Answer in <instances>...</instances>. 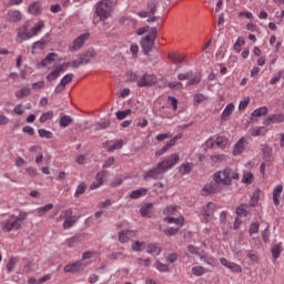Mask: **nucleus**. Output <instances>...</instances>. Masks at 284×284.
<instances>
[{
	"instance_id": "c03bdc74",
	"label": "nucleus",
	"mask_w": 284,
	"mask_h": 284,
	"mask_svg": "<svg viewBox=\"0 0 284 284\" xmlns=\"http://www.w3.org/2000/svg\"><path fill=\"white\" fill-rule=\"evenodd\" d=\"M192 168H194V164L183 163L180 168V172H182V174H190V172H192Z\"/></svg>"
},
{
	"instance_id": "f3484780",
	"label": "nucleus",
	"mask_w": 284,
	"mask_h": 284,
	"mask_svg": "<svg viewBox=\"0 0 284 284\" xmlns=\"http://www.w3.org/2000/svg\"><path fill=\"white\" fill-rule=\"evenodd\" d=\"M267 132H270V130L265 125L250 129L251 136H265Z\"/></svg>"
},
{
	"instance_id": "e2e57ef3",
	"label": "nucleus",
	"mask_w": 284,
	"mask_h": 284,
	"mask_svg": "<svg viewBox=\"0 0 284 284\" xmlns=\"http://www.w3.org/2000/svg\"><path fill=\"white\" fill-rule=\"evenodd\" d=\"M148 10L149 14H154V12H156V2H154V0L148 2Z\"/></svg>"
},
{
	"instance_id": "cd10ccee",
	"label": "nucleus",
	"mask_w": 284,
	"mask_h": 284,
	"mask_svg": "<svg viewBox=\"0 0 284 284\" xmlns=\"http://www.w3.org/2000/svg\"><path fill=\"white\" fill-rule=\"evenodd\" d=\"M54 61H57V53H49L45 59L41 61V65H43V68H49Z\"/></svg>"
},
{
	"instance_id": "0eeeda50",
	"label": "nucleus",
	"mask_w": 284,
	"mask_h": 284,
	"mask_svg": "<svg viewBox=\"0 0 284 284\" xmlns=\"http://www.w3.org/2000/svg\"><path fill=\"white\" fill-rule=\"evenodd\" d=\"M62 219H64V222H63L64 230H70V227H72V225H74L75 223L74 216H72V210L62 211L58 217V221H61Z\"/></svg>"
},
{
	"instance_id": "7c9ffc66",
	"label": "nucleus",
	"mask_w": 284,
	"mask_h": 284,
	"mask_svg": "<svg viewBox=\"0 0 284 284\" xmlns=\"http://www.w3.org/2000/svg\"><path fill=\"white\" fill-rule=\"evenodd\" d=\"M267 112H270L267 106H261L253 111L252 116L254 118L266 116Z\"/></svg>"
},
{
	"instance_id": "c9c22d12",
	"label": "nucleus",
	"mask_w": 284,
	"mask_h": 284,
	"mask_svg": "<svg viewBox=\"0 0 284 284\" xmlns=\"http://www.w3.org/2000/svg\"><path fill=\"white\" fill-rule=\"evenodd\" d=\"M263 159L266 161H272V148L265 145L262 149Z\"/></svg>"
},
{
	"instance_id": "2eb2a0df",
	"label": "nucleus",
	"mask_w": 284,
	"mask_h": 284,
	"mask_svg": "<svg viewBox=\"0 0 284 284\" xmlns=\"http://www.w3.org/2000/svg\"><path fill=\"white\" fill-rule=\"evenodd\" d=\"M74 79V74L72 73H69V74H65L60 83L55 87L54 89V93L55 94H61V92H63V90H65V85H68V83H71V81Z\"/></svg>"
},
{
	"instance_id": "aec40b11",
	"label": "nucleus",
	"mask_w": 284,
	"mask_h": 284,
	"mask_svg": "<svg viewBox=\"0 0 284 284\" xmlns=\"http://www.w3.org/2000/svg\"><path fill=\"white\" fill-rule=\"evenodd\" d=\"M281 194H283V184H278L273 190V203L274 205H280Z\"/></svg>"
},
{
	"instance_id": "58836bf2",
	"label": "nucleus",
	"mask_w": 284,
	"mask_h": 284,
	"mask_svg": "<svg viewBox=\"0 0 284 284\" xmlns=\"http://www.w3.org/2000/svg\"><path fill=\"white\" fill-rule=\"evenodd\" d=\"M141 216H150L152 214V204L143 205L140 209Z\"/></svg>"
},
{
	"instance_id": "a878e982",
	"label": "nucleus",
	"mask_w": 284,
	"mask_h": 284,
	"mask_svg": "<svg viewBox=\"0 0 284 284\" xmlns=\"http://www.w3.org/2000/svg\"><path fill=\"white\" fill-rule=\"evenodd\" d=\"M282 252H283V244L282 243L273 245V247L271 250L273 261H276V258H278L281 256Z\"/></svg>"
},
{
	"instance_id": "f03ea898",
	"label": "nucleus",
	"mask_w": 284,
	"mask_h": 284,
	"mask_svg": "<svg viewBox=\"0 0 284 284\" xmlns=\"http://www.w3.org/2000/svg\"><path fill=\"white\" fill-rule=\"evenodd\" d=\"M213 181L220 183V185H232L233 181H239V172L236 170L226 168L222 171H217L213 174Z\"/></svg>"
},
{
	"instance_id": "1a4fd4ad",
	"label": "nucleus",
	"mask_w": 284,
	"mask_h": 284,
	"mask_svg": "<svg viewBox=\"0 0 284 284\" xmlns=\"http://www.w3.org/2000/svg\"><path fill=\"white\" fill-rule=\"evenodd\" d=\"M180 156L176 153H173L169 155L166 159H164L162 162H160V165L164 169V172H168V170H172L176 163L180 161Z\"/></svg>"
},
{
	"instance_id": "774afa93",
	"label": "nucleus",
	"mask_w": 284,
	"mask_h": 284,
	"mask_svg": "<svg viewBox=\"0 0 284 284\" xmlns=\"http://www.w3.org/2000/svg\"><path fill=\"white\" fill-rule=\"evenodd\" d=\"M258 227H260V225L256 222L251 224L250 230H248L251 236H252V234H257L258 233Z\"/></svg>"
},
{
	"instance_id": "6e6552de",
	"label": "nucleus",
	"mask_w": 284,
	"mask_h": 284,
	"mask_svg": "<svg viewBox=\"0 0 284 284\" xmlns=\"http://www.w3.org/2000/svg\"><path fill=\"white\" fill-rule=\"evenodd\" d=\"M90 39V33H83L75 38L72 44L69 47L70 52H77V50H81L83 45H85V41Z\"/></svg>"
},
{
	"instance_id": "a18cd8bd",
	"label": "nucleus",
	"mask_w": 284,
	"mask_h": 284,
	"mask_svg": "<svg viewBox=\"0 0 284 284\" xmlns=\"http://www.w3.org/2000/svg\"><path fill=\"white\" fill-rule=\"evenodd\" d=\"M121 148H123V140H116L108 148V152H114V150H121Z\"/></svg>"
},
{
	"instance_id": "72a5a7b5",
	"label": "nucleus",
	"mask_w": 284,
	"mask_h": 284,
	"mask_svg": "<svg viewBox=\"0 0 284 284\" xmlns=\"http://www.w3.org/2000/svg\"><path fill=\"white\" fill-rule=\"evenodd\" d=\"M8 18H9V21H13V22L21 21V12L17 10L9 11Z\"/></svg>"
},
{
	"instance_id": "69168bd1",
	"label": "nucleus",
	"mask_w": 284,
	"mask_h": 284,
	"mask_svg": "<svg viewBox=\"0 0 284 284\" xmlns=\"http://www.w3.org/2000/svg\"><path fill=\"white\" fill-rule=\"evenodd\" d=\"M13 112L18 114V116H21L26 112V109L23 108V104H18L14 106Z\"/></svg>"
},
{
	"instance_id": "49530a36",
	"label": "nucleus",
	"mask_w": 284,
	"mask_h": 284,
	"mask_svg": "<svg viewBox=\"0 0 284 284\" xmlns=\"http://www.w3.org/2000/svg\"><path fill=\"white\" fill-rule=\"evenodd\" d=\"M52 116H54V112L53 111H48L41 114L39 121L40 123H45V121H50V119H52Z\"/></svg>"
},
{
	"instance_id": "6e6d98bb",
	"label": "nucleus",
	"mask_w": 284,
	"mask_h": 284,
	"mask_svg": "<svg viewBox=\"0 0 284 284\" xmlns=\"http://www.w3.org/2000/svg\"><path fill=\"white\" fill-rule=\"evenodd\" d=\"M225 159H227V156H225V154H213V155H211V161L213 163H221L222 161H225Z\"/></svg>"
},
{
	"instance_id": "680f3d73",
	"label": "nucleus",
	"mask_w": 284,
	"mask_h": 284,
	"mask_svg": "<svg viewBox=\"0 0 284 284\" xmlns=\"http://www.w3.org/2000/svg\"><path fill=\"white\" fill-rule=\"evenodd\" d=\"M32 90H43L45 88V81L41 80L31 84Z\"/></svg>"
},
{
	"instance_id": "603ef678",
	"label": "nucleus",
	"mask_w": 284,
	"mask_h": 284,
	"mask_svg": "<svg viewBox=\"0 0 284 284\" xmlns=\"http://www.w3.org/2000/svg\"><path fill=\"white\" fill-rule=\"evenodd\" d=\"M154 267L159 271V272H170V266H168V264H163L160 261H158L154 264Z\"/></svg>"
},
{
	"instance_id": "09e8293b",
	"label": "nucleus",
	"mask_w": 284,
	"mask_h": 284,
	"mask_svg": "<svg viewBox=\"0 0 284 284\" xmlns=\"http://www.w3.org/2000/svg\"><path fill=\"white\" fill-rule=\"evenodd\" d=\"M148 254H161V247H158L156 244H149L148 246Z\"/></svg>"
},
{
	"instance_id": "393cba45",
	"label": "nucleus",
	"mask_w": 284,
	"mask_h": 284,
	"mask_svg": "<svg viewBox=\"0 0 284 284\" xmlns=\"http://www.w3.org/2000/svg\"><path fill=\"white\" fill-rule=\"evenodd\" d=\"M232 112H234V103H229L221 114L222 121H227L232 116Z\"/></svg>"
},
{
	"instance_id": "f8f14e48",
	"label": "nucleus",
	"mask_w": 284,
	"mask_h": 284,
	"mask_svg": "<svg viewBox=\"0 0 284 284\" xmlns=\"http://www.w3.org/2000/svg\"><path fill=\"white\" fill-rule=\"evenodd\" d=\"M87 265H90V262L77 261L72 264L65 265L64 272H69V273L83 272Z\"/></svg>"
},
{
	"instance_id": "9b49d317",
	"label": "nucleus",
	"mask_w": 284,
	"mask_h": 284,
	"mask_svg": "<svg viewBox=\"0 0 284 284\" xmlns=\"http://www.w3.org/2000/svg\"><path fill=\"white\" fill-rule=\"evenodd\" d=\"M278 123H284V114L283 113L270 114L263 120V125H265L267 128H268V125H274V124H278Z\"/></svg>"
},
{
	"instance_id": "79ce46f5",
	"label": "nucleus",
	"mask_w": 284,
	"mask_h": 284,
	"mask_svg": "<svg viewBox=\"0 0 284 284\" xmlns=\"http://www.w3.org/2000/svg\"><path fill=\"white\" fill-rule=\"evenodd\" d=\"M133 252H143L145 250V243L135 241L132 243Z\"/></svg>"
},
{
	"instance_id": "c85d7f7f",
	"label": "nucleus",
	"mask_w": 284,
	"mask_h": 284,
	"mask_svg": "<svg viewBox=\"0 0 284 284\" xmlns=\"http://www.w3.org/2000/svg\"><path fill=\"white\" fill-rule=\"evenodd\" d=\"M166 223H174L175 225H179L180 227H183V224L185 223V219L183 216L180 217H170L166 216L163 219Z\"/></svg>"
},
{
	"instance_id": "a211bd4d",
	"label": "nucleus",
	"mask_w": 284,
	"mask_h": 284,
	"mask_svg": "<svg viewBox=\"0 0 284 284\" xmlns=\"http://www.w3.org/2000/svg\"><path fill=\"white\" fill-rule=\"evenodd\" d=\"M94 57H97V52L94 51V49H90L85 53H82L80 55V59H82L84 65H88V63H91V61H93Z\"/></svg>"
},
{
	"instance_id": "ea45409f",
	"label": "nucleus",
	"mask_w": 284,
	"mask_h": 284,
	"mask_svg": "<svg viewBox=\"0 0 284 284\" xmlns=\"http://www.w3.org/2000/svg\"><path fill=\"white\" fill-rule=\"evenodd\" d=\"M242 45H245V40L242 37H240V38H237L236 42L234 43V47H233L234 52H236L239 54V52H241V50H242V48H241Z\"/></svg>"
},
{
	"instance_id": "20e7f679",
	"label": "nucleus",
	"mask_w": 284,
	"mask_h": 284,
	"mask_svg": "<svg viewBox=\"0 0 284 284\" xmlns=\"http://www.w3.org/2000/svg\"><path fill=\"white\" fill-rule=\"evenodd\" d=\"M95 14L100 21H105L112 14V2L110 0H101L97 3Z\"/></svg>"
},
{
	"instance_id": "423d86ee",
	"label": "nucleus",
	"mask_w": 284,
	"mask_h": 284,
	"mask_svg": "<svg viewBox=\"0 0 284 284\" xmlns=\"http://www.w3.org/2000/svg\"><path fill=\"white\" fill-rule=\"evenodd\" d=\"M163 174H165V170L163 169V164L158 163L156 168L151 169L149 171H146L143 175L144 181H150V179H161V176H163Z\"/></svg>"
},
{
	"instance_id": "9d476101",
	"label": "nucleus",
	"mask_w": 284,
	"mask_h": 284,
	"mask_svg": "<svg viewBox=\"0 0 284 284\" xmlns=\"http://www.w3.org/2000/svg\"><path fill=\"white\" fill-rule=\"evenodd\" d=\"M43 28H45V23H43V21L40 20L31 29V32L19 33L18 36L24 40L32 39V37H37V34H39V32H41V30H43Z\"/></svg>"
},
{
	"instance_id": "0e129e2a",
	"label": "nucleus",
	"mask_w": 284,
	"mask_h": 284,
	"mask_svg": "<svg viewBox=\"0 0 284 284\" xmlns=\"http://www.w3.org/2000/svg\"><path fill=\"white\" fill-rule=\"evenodd\" d=\"M229 270H232V272H243V268H241V265L234 263V262H230Z\"/></svg>"
},
{
	"instance_id": "bf43d9fd",
	"label": "nucleus",
	"mask_w": 284,
	"mask_h": 284,
	"mask_svg": "<svg viewBox=\"0 0 284 284\" xmlns=\"http://www.w3.org/2000/svg\"><path fill=\"white\" fill-rule=\"evenodd\" d=\"M85 193V183H80L75 190L74 196L77 199H79V196H81V194Z\"/></svg>"
},
{
	"instance_id": "37998d69",
	"label": "nucleus",
	"mask_w": 284,
	"mask_h": 284,
	"mask_svg": "<svg viewBox=\"0 0 284 284\" xmlns=\"http://www.w3.org/2000/svg\"><path fill=\"white\" fill-rule=\"evenodd\" d=\"M212 212L207 211L206 209H203L201 211V215L203 216V223H210L212 221Z\"/></svg>"
},
{
	"instance_id": "7ed1b4c3",
	"label": "nucleus",
	"mask_w": 284,
	"mask_h": 284,
	"mask_svg": "<svg viewBox=\"0 0 284 284\" xmlns=\"http://www.w3.org/2000/svg\"><path fill=\"white\" fill-rule=\"evenodd\" d=\"M28 213L20 212V214L11 215L10 219L4 220L0 223L2 232H17V230H21V223L26 221Z\"/></svg>"
},
{
	"instance_id": "4d7b16f0",
	"label": "nucleus",
	"mask_w": 284,
	"mask_h": 284,
	"mask_svg": "<svg viewBox=\"0 0 284 284\" xmlns=\"http://www.w3.org/2000/svg\"><path fill=\"white\" fill-rule=\"evenodd\" d=\"M38 134L39 136H41V139H52V132L45 129H39Z\"/></svg>"
},
{
	"instance_id": "f704fd0d",
	"label": "nucleus",
	"mask_w": 284,
	"mask_h": 284,
	"mask_svg": "<svg viewBox=\"0 0 284 284\" xmlns=\"http://www.w3.org/2000/svg\"><path fill=\"white\" fill-rule=\"evenodd\" d=\"M30 14L37 16L41 12V4L39 2H33L29 7Z\"/></svg>"
},
{
	"instance_id": "4468645a",
	"label": "nucleus",
	"mask_w": 284,
	"mask_h": 284,
	"mask_svg": "<svg viewBox=\"0 0 284 284\" xmlns=\"http://www.w3.org/2000/svg\"><path fill=\"white\" fill-rule=\"evenodd\" d=\"M221 183L214 182L210 184H205L204 187L202 189V194L203 196H207V194H219L223 187H221Z\"/></svg>"
},
{
	"instance_id": "a19ab883",
	"label": "nucleus",
	"mask_w": 284,
	"mask_h": 284,
	"mask_svg": "<svg viewBox=\"0 0 284 284\" xmlns=\"http://www.w3.org/2000/svg\"><path fill=\"white\" fill-rule=\"evenodd\" d=\"M130 114H132V110H130V109H128V110H125V111H118V112L115 113L116 119H118L119 121H123V119H126L128 116H130Z\"/></svg>"
},
{
	"instance_id": "5701e85b",
	"label": "nucleus",
	"mask_w": 284,
	"mask_h": 284,
	"mask_svg": "<svg viewBox=\"0 0 284 284\" xmlns=\"http://www.w3.org/2000/svg\"><path fill=\"white\" fill-rule=\"evenodd\" d=\"M169 59L173 63L179 64V63H183V61H185V59H187V55L185 53H170Z\"/></svg>"
},
{
	"instance_id": "f257e3e1",
	"label": "nucleus",
	"mask_w": 284,
	"mask_h": 284,
	"mask_svg": "<svg viewBox=\"0 0 284 284\" xmlns=\"http://www.w3.org/2000/svg\"><path fill=\"white\" fill-rule=\"evenodd\" d=\"M128 79L130 83H136L138 88H152L159 83V78L152 73L139 75V73L129 72Z\"/></svg>"
},
{
	"instance_id": "13d9d810",
	"label": "nucleus",
	"mask_w": 284,
	"mask_h": 284,
	"mask_svg": "<svg viewBox=\"0 0 284 284\" xmlns=\"http://www.w3.org/2000/svg\"><path fill=\"white\" fill-rule=\"evenodd\" d=\"M199 83H201V73H196L194 78L186 82V85H196Z\"/></svg>"
},
{
	"instance_id": "b1692460",
	"label": "nucleus",
	"mask_w": 284,
	"mask_h": 284,
	"mask_svg": "<svg viewBox=\"0 0 284 284\" xmlns=\"http://www.w3.org/2000/svg\"><path fill=\"white\" fill-rule=\"evenodd\" d=\"M61 72H63V65L57 67L47 75V81H57L61 77Z\"/></svg>"
},
{
	"instance_id": "4c0bfd02",
	"label": "nucleus",
	"mask_w": 284,
	"mask_h": 284,
	"mask_svg": "<svg viewBox=\"0 0 284 284\" xmlns=\"http://www.w3.org/2000/svg\"><path fill=\"white\" fill-rule=\"evenodd\" d=\"M191 272L194 274V276H203L207 270L203 266H193Z\"/></svg>"
},
{
	"instance_id": "338daca9",
	"label": "nucleus",
	"mask_w": 284,
	"mask_h": 284,
	"mask_svg": "<svg viewBox=\"0 0 284 284\" xmlns=\"http://www.w3.org/2000/svg\"><path fill=\"white\" fill-rule=\"evenodd\" d=\"M247 105H250V98H244L240 104H239V110H245V108H247Z\"/></svg>"
},
{
	"instance_id": "c756f323",
	"label": "nucleus",
	"mask_w": 284,
	"mask_h": 284,
	"mask_svg": "<svg viewBox=\"0 0 284 284\" xmlns=\"http://www.w3.org/2000/svg\"><path fill=\"white\" fill-rule=\"evenodd\" d=\"M145 194H148V189L141 187V189H138V190L131 192L130 197L134 199V200L135 199H141V196H145Z\"/></svg>"
},
{
	"instance_id": "5fc2aeb1",
	"label": "nucleus",
	"mask_w": 284,
	"mask_h": 284,
	"mask_svg": "<svg viewBox=\"0 0 284 284\" xmlns=\"http://www.w3.org/2000/svg\"><path fill=\"white\" fill-rule=\"evenodd\" d=\"M17 263H19V258L18 257H11L7 264V271L8 272H12V270H14V265H17Z\"/></svg>"
},
{
	"instance_id": "2f4dec72",
	"label": "nucleus",
	"mask_w": 284,
	"mask_h": 284,
	"mask_svg": "<svg viewBox=\"0 0 284 284\" xmlns=\"http://www.w3.org/2000/svg\"><path fill=\"white\" fill-rule=\"evenodd\" d=\"M52 207H54V204H47L44 206L38 207L37 209L38 216H45V214H48V212H50V210H52Z\"/></svg>"
},
{
	"instance_id": "39448f33",
	"label": "nucleus",
	"mask_w": 284,
	"mask_h": 284,
	"mask_svg": "<svg viewBox=\"0 0 284 284\" xmlns=\"http://www.w3.org/2000/svg\"><path fill=\"white\" fill-rule=\"evenodd\" d=\"M156 34H158L156 27H153L151 28L150 32L142 39L141 45L145 54H148V52H150V50L154 48V41H156Z\"/></svg>"
},
{
	"instance_id": "412c9836",
	"label": "nucleus",
	"mask_w": 284,
	"mask_h": 284,
	"mask_svg": "<svg viewBox=\"0 0 284 284\" xmlns=\"http://www.w3.org/2000/svg\"><path fill=\"white\" fill-rule=\"evenodd\" d=\"M103 179H105V171L99 172L97 174L95 181L90 185V190H97L103 185Z\"/></svg>"
},
{
	"instance_id": "473e14b6",
	"label": "nucleus",
	"mask_w": 284,
	"mask_h": 284,
	"mask_svg": "<svg viewBox=\"0 0 284 284\" xmlns=\"http://www.w3.org/2000/svg\"><path fill=\"white\" fill-rule=\"evenodd\" d=\"M30 88L24 87L18 91H16L17 99H26V97H30Z\"/></svg>"
},
{
	"instance_id": "3c124183",
	"label": "nucleus",
	"mask_w": 284,
	"mask_h": 284,
	"mask_svg": "<svg viewBox=\"0 0 284 284\" xmlns=\"http://www.w3.org/2000/svg\"><path fill=\"white\" fill-rule=\"evenodd\" d=\"M180 139H183L182 134L175 135L173 139L166 142V148L170 150V148H174L176 145V142L180 141Z\"/></svg>"
},
{
	"instance_id": "864d4df0",
	"label": "nucleus",
	"mask_w": 284,
	"mask_h": 284,
	"mask_svg": "<svg viewBox=\"0 0 284 284\" xmlns=\"http://www.w3.org/2000/svg\"><path fill=\"white\" fill-rule=\"evenodd\" d=\"M243 183H245L246 185L252 184V182L254 181V174L247 172L244 173L243 178H242Z\"/></svg>"
},
{
	"instance_id": "bb28decb",
	"label": "nucleus",
	"mask_w": 284,
	"mask_h": 284,
	"mask_svg": "<svg viewBox=\"0 0 284 284\" xmlns=\"http://www.w3.org/2000/svg\"><path fill=\"white\" fill-rule=\"evenodd\" d=\"M246 258H250V261L255 264L261 263V255L254 250H250L246 252Z\"/></svg>"
},
{
	"instance_id": "4be33fe9",
	"label": "nucleus",
	"mask_w": 284,
	"mask_h": 284,
	"mask_svg": "<svg viewBox=\"0 0 284 284\" xmlns=\"http://www.w3.org/2000/svg\"><path fill=\"white\" fill-rule=\"evenodd\" d=\"M215 145L221 150H227L230 148V140L227 138L220 135L215 139Z\"/></svg>"
},
{
	"instance_id": "052dcab7",
	"label": "nucleus",
	"mask_w": 284,
	"mask_h": 284,
	"mask_svg": "<svg viewBox=\"0 0 284 284\" xmlns=\"http://www.w3.org/2000/svg\"><path fill=\"white\" fill-rule=\"evenodd\" d=\"M180 227H168L164 230V234L166 236H174L175 234H178Z\"/></svg>"
},
{
	"instance_id": "de8ad7c7",
	"label": "nucleus",
	"mask_w": 284,
	"mask_h": 284,
	"mask_svg": "<svg viewBox=\"0 0 284 284\" xmlns=\"http://www.w3.org/2000/svg\"><path fill=\"white\" fill-rule=\"evenodd\" d=\"M207 97H205L203 93H196L193 98L194 105H199L203 103V101H206Z\"/></svg>"
},
{
	"instance_id": "6ab92c4d",
	"label": "nucleus",
	"mask_w": 284,
	"mask_h": 284,
	"mask_svg": "<svg viewBox=\"0 0 284 284\" xmlns=\"http://www.w3.org/2000/svg\"><path fill=\"white\" fill-rule=\"evenodd\" d=\"M237 216H250L252 214V206L250 204H241L236 207Z\"/></svg>"
},
{
	"instance_id": "e433bc0d",
	"label": "nucleus",
	"mask_w": 284,
	"mask_h": 284,
	"mask_svg": "<svg viewBox=\"0 0 284 284\" xmlns=\"http://www.w3.org/2000/svg\"><path fill=\"white\" fill-rule=\"evenodd\" d=\"M72 123V116L64 115L60 118V128H68V125H71Z\"/></svg>"
},
{
	"instance_id": "8fccbe9b",
	"label": "nucleus",
	"mask_w": 284,
	"mask_h": 284,
	"mask_svg": "<svg viewBox=\"0 0 284 284\" xmlns=\"http://www.w3.org/2000/svg\"><path fill=\"white\" fill-rule=\"evenodd\" d=\"M178 211H179V206L170 205V206H166L163 212L168 216H172L176 214Z\"/></svg>"
},
{
	"instance_id": "ddd939ff",
	"label": "nucleus",
	"mask_w": 284,
	"mask_h": 284,
	"mask_svg": "<svg viewBox=\"0 0 284 284\" xmlns=\"http://www.w3.org/2000/svg\"><path fill=\"white\" fill-rule=\"evenodd\" d=\"M247 145H250L247 139L245 136L241 138L234 145L233 156L243 154V152L247 149Z\"/></svg>"
},
{
	"instance_id": "dca6fc26",
	"label": "nucleus",
	"mask_w": 284,
	"mask_h": 284,
	"mask_svg": "<svg viewBox=\"0 0 284 284\" xmlns=\"http://www.w3.org/2000/svg\"><path fill=\"white\" fill-rule=\"evenodd\" d=\"M134 236H136V231H121L119 233V241L120 243H128Z\"/></svg>"
}]
</instances>
